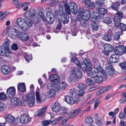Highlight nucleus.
<instances>
[{"label":"nucleus","mask_w":126,"mask_h":126,"mask_svg":"<svg viewBox=\"0 0 126 126\" xmlns=\"http://www.w3.org/2000/svg\"><path fill=\"white\" fill-rule=\"evenodd\" d=\"M71 61L75 64L79 68H81L84 71H86L88 68L91 67V64L88 58H85L81 63H80L79 60L76 57H73Z\"/></svg>","instance_id":"obj_1"},{"label":"nucleus","mask_w":126,"mask_h":126,"mask_svg":"<svg viewBox=\"0 0 126 126\" xmlns=\"http://www.w3.org/2000/svg\"><path fill=\"white\" fill-rule=\"evenodd\" d=\"M71 73L72 75L67 79L69 82L74 81L75 82H78V79H81L83 75L81 71L77 68L72 69Z\"/></svg>","instance_id":"obj_2"},{"label":"nucleus","mask_w":126,"mask_h":126,"mask_svg":"<svg viewBox=\"0 0 126 126\" xmlns=\"http://www.w3.org/2000/svg\"><path fill=\"white\" fill-rule=\"evenodd\" d=\"M64 8L65 12L68 15L71 14V11L73 14H76L78 11L77 5L73 2H69L68 4L66 3H64Z\"/></svg>","instance_id":"obj_3"},{"label":"nucleus","mask_w":126,"mask_h":126,"mask_svg":"<svg viewBox=\"0 0 126 126\" xmlns=\"http://www.w3.org/2000/svg\"><path fill=\"white\" fill-rule=\"evenodd\" d=\"M79 11L80 14L82 15L83 16V20H88L90 18L91 21L93 22L95 21V18L92 16V15H93L94 12L92 13L91 14L90 11L88 10H84L82 8H81L79 9ZM93 16L94 15H92Z\"/></svg>","instance_id":"obj_4"},{"label":"nucleus","mask_w":126,"mask_h":126,"mask_svg":"<svg viewBox=\"0 0 126 126\" xmlns=\"http://www.w3.org/2000/svg\"><path fill=\"white\" fill-rule=\"evenodd\" d=\"M107 10L103 8H99L98 12H94L93 13L94 14L93 15L94 16V18H95V20L96 19H100L102 18V15H104L105 14L107 13ZM92 15V16L93 17V16Z\"/></svg>","instance_id":"obj_5"},{"label":"nucleus","mask_w":126,"mask_h":126,"mask_svg":"<svg viewBox=\"0 0 126 126\" xmlns=\"http://www.w3.org/2000/svg\"><path fill=\"white\" fill-rule=\"evenodd\" d=\"M109 70L108 71L107 76L106 73L103 74V76L105 78L108 77L109 78H115L117 75L118 73L114 71L113 68L111 66L109 67Z\"/></svg>","instance_id":"obj_6"},{"label":"nucleus","mask_w":126,"mask_h":126,"mask_svg":"<svg viewBox=\"0 0 126 126\" xmlns=\"http://www.w3.org/2000/svg\"><path fill=\"white\" fill-rule=\"evenodd\" d=\"M45 20L46 22L49 24H52L54 20L53 14L50 11H48L46 14Z\"/></svg>","instance_id":"obj_7"},{"label":"nucleus","mask_w":126,"mask_h":126,"mask_svg":"<svg viewBox=\"0 0 126 126\" xmlns=\"http://www.w3.org/2000/svg\"><path fill=\"white\" fill-rule=\"evenodd\" d=\"M93 70H92V73L91 74V77L93 78H94V81L96 83H100L102 82L104 80L103 77L101 76H96L95 72H93L92 71Z\"/></svg>","instance_id":"obj_8"},{"label":"nucleus","mask_w":126,"mask_h":126,"mask_svg":"<svg viewBox=\"0 0 126 126\" xmlns=\"http://www.w3.org/2000/svg\"><path fill=\"white\" fill-rule=\"evenodd\" d=\"M125 47L120 45L116 47L114 50L115 53L118 55L121 56L124 54Z\"/></svg>","instance_id":"obj_9"},{"label":"nucleus","mask_w":126,"mask_h":126,"mask_svg":"<svg viewBox=\"0 0 126 126\" xmlns=\"http://www.w3.org/2000/svg\"><path fill=\"white\" fill-rule=\"evenodd\" d=\"M36 100L38 102H42L46 100L47 99L46 96L45 94H42L40 95L39 93L37 91L36 92Z\"/></svg>","instance_id":"obj_10"},{"label":"nucleus","mask_w":126,"mask_h":126,"mask_svg":"<svg viewBox=\"0 0 126 126\" xmlns=\"http://www.w3.org/2000/svg\"><path fill=\"white\" fill-rule=\"evenodd\" d=\"M16 94V90L14 87H11L7 90L6 95L10 98L12 97Z\"/></svg>","instance_id":"obj_11"},{"label":"nucleus","mask_w":126,"mask_h":126,"mask_svg":"<svg viewBox=\"0 0 126 126\" xmlns=\"http://www.w3.org/2000/svg\"><path fill=\"white\" fill-rule=\"evenodd\" d=\"M36 14L35 11L33 10H31L27 12L25 15L28 19H31L32 20L35 17Z\"/></svg>","instance_id":"obj_12"},{"label":"nucleus","mask_w":126,"mask_h":126,"mask_svg":"<svg viewBox=\"0 0 126 126\" xmlns=\"http://www.w3.org/2000/svg\"><path fill=\"white\" fill-rule=\"evenodd\" d=\"M68 14L67 12H63L62 13V21L63 24L68 23L69 21Z\"/></svg>","instance_id":"obj_13"},{"label":"nucleus","mask_w":126,"mask_h":126,"mask_svg":"<svg viewBox=\"0 0 126 126\" xmlns=\"http://www.w3.org/2000/svg\"><path fill=\"white\" fill-rule=\"evenodd\" d=\"M51 106L52 111L56 112H59L61 109L60 105L57 102L52 103Z\"/></svg>","instance_id":"obj_14"},{"label":"nucleus","mask_w":126,"mask_h":126,"mask_svg":"<svg viewBox=\"0 0 126 126\" xmlns=\"http://www.w3.org/2000/svg\"><path fill=\"white\" fill-rule=\"evenodd\" d=\"M84 3L86 6L89 9H92L95 7V3L91 0H85Z\"/></svg>","instance_id":"obj_15"},{"label":"nucleus","mask_w":126,"mask_h":126,"mask_svg":"<svg viewBox=\"0 0 126 126\" xmlns=\"http://www.w3.org/2000/svg\"><path fill=\"white\" fill-rule=\"evenodd\" d=\"M80 108H78L67 113V115H67V116L69 117L70 118H72L75 117L76 115L79 113L80 112Z\"/></svg>","instance_id":"obj_16"},{"label":"nucleus","mask_w":126,"mask_h":126,"mask_svg":"<svg viewBox=\"0 0 126 126\" xmlns=\"http://www.w3.org/2000/svg\"><path fill=\"white\" fill-rule=\"evenodd\" d=\"M113 33L111 31H108L107 33L104 35L103 37L104 39L106 41H110L112 39L111 37L113 36Z\"/></svg>","instance_id":"obj_17"},{"label":"nucleus","mask_w":126,"mask_h":126,"mask_svg":"<svg viewBox=\"0 0 126 126\" xmlns=\"http://www.w3.org/2000/svg\"><path fill=\"white\" fill-rule=\"evenodd\" d=\"M1 70L3 74H7L10 72L11 70L9 66L6 65H4L1 66Z\"/></svg>","instance_id":"obj_18"},{"label":"nucleus","mask_w":126,"mask_h":126,"mask_svg":"<svg viewBox=\"0 0 126 126\" xmlns=\"http://www.w3.org/2000/svg\"><path fill=\"white\" fill-rule=\"evenodd\" d=\"M11 32H16L18 38L21 40V39L23 36V34L24 33V32H20L13 28H12L11 29Z\"/></svg>","instance_id":"obj_19"},{"label":"nucleus","mask_w":126,"mask_h":126,"mask_svg":"<svg viewBox=\"0 0 126 126\" xmlns=\"http://www.w3.org/2000/svg\"><path fill=\"white\" fill-rule=\"evenodd\" d=\"M123 17L122 12L120 11H117V13L115 14V15L113 18V21L120 20V18H122Z\"/></svg>","instance_id":"obj_20"},{"label":"nucleus","mask_w":126,"mask_h":126,"mask_svg":"<svg viewBox=\"0 0 126 126\" xmlns=\"http://www.w3.org/2000/svg\"><path fill=\"white\" fill-rule=\"evenodd\" d=\"M119 60L118 56L116 54L112 55L110 58V61L112 63H117L118 62Z\"/></svg>","instance_id":"obj_21"},{"label":"nucleus","mask_w":126,"mask_h":126,"mask_svg":"<svg viewBox=\"0 0 126 126\" xmlns=\"http://www.w3.org/2000/svg\"><path fill=\"white\" fill-rule=\"evenodd\" d=\"M104 47L105 50L108 52L112 51L114 48L112 46L109 44H106L104 45Z\"/></svg>","instance_id":"obj_22"},{"label":"nucleus","mask_w":126,"mask_h":126,"mask_svg":"<svg viewBox=\"0 0 126 126\" xmlns=\"http://www.w3.org/2000/svg\"><path fill=\"white\" fill-rule=\"evenodd\" d=\"M59 77L55 74H52L50 75L49 77V79L52 82L56 83L58 81Z\"/></svg>","instance_id":"obj_23"},{"label":"nucleus","mask_w":126,"mask_h":126,"mask_svg":"<svg viewBox=\"0 0 126 126\" xmlns=\"http://www.w3.org/2000/svg\"><path fill=\"white\" fill-rule=\"evenodd\" d=\"M4 118L8 122H13L15 120V118L10 114H6L4 116Z\"/></svg>","instance_id":"obj_24"},{"label":"nucleus","mask_w":126,"mask_h":126,"mask_svg":"<svg viewBox=\"0 0 126 126\" xmlns=\"http://www.w3.org/2000/svg\"><path fill=\"white\" fill-rule=\"evenodd\" d=\"M3 45V46L0 47V52L9 50V43L8 42L6 41Z\"/></svg>","instance_id":"obj_25"},{"label":"nucleus","mask_w":126,"mask_h":126,"mask_svg":"<svg viewBox=\"0 0 126 126\" xmlns=\"http://www.w3.org/2000/svg\"><path fill=\"white\" fill-rule=\"evenodd\" d=\"M47 109V106L43 107L41 109L38 111L37 115L39 116H41L45 113L46 109Z\"/></svg>","instance_id":"obj_26"},{"label":"nucleus","mask_w":126,"mask_h":126,"mask_svg":"<svg viewBox=\"0 0 126 126\" xmlns=\"http://www.w3.org/2000/svg\"><path fill=\"white\" fill-rule=\"evenodd\" d=\"M35 100V96L34 95H32L31 98L30 99L29 101L28 102L29 106L30 107L33 106L34 105Z\"/></svg>","instance_id":"obj_27"},{"label":"nucleus","mask_w":126,"mask_h":126,"mask_svg":"<svg viewBox=\"0 0 126 126\" xmlns=\"http://www.w3.org/2000/svg\"><path fill=\"white\" fill-rule=\"evenodd\" d=\"M16 22L17 25L20 28L26 21L23 19L22 18H19L17 19Z\"/></svg>","instance_id":"obj_28"},{"label":"nucleus","mask_w":126,"mask_h":126,"mask_svg":"<svg viewBox=\"0 0 126 126\" xmlns=\"http://www.w3.org/2000/svg\"><path fill=\"white\" fill-rule=\"evenodd\" d=\"M65 99L67 102L71 104H72L74 103V99L71 96H65Z\"/></svg>","instance_id":"obj_29"},{"label":"nucleus","mask_w":126,"mask_h":126,"mask_svg":"<svg viewBox=\"0 0 126 126\" xmlns=\"http://www.w3.org/2000/svg\"><path fill=\"white\" fill-rule=\"evenodd\" d=\"M18 90L22 92H25L26 91V89L24 83H22L19 84L17 85Z\"/></svg>","instance_id":"obj_30"},{"label":"nucleus","mask_w":126,"mask_h":126,"mask_svg":"<svg viewBox=\"0 0 126 126\" xmlns=\"http://www.w3.org/2000/svg\"><path fill=\"white\" fill-rule=\"evenodd\" d=\"M48 96L50 98H54L56 95V92L53 89L50 90L48 92Z\"/></svg>","instance_id":"obj_31"},{"label":"nucleus","mask_w":126,"mask_h":126,"mask_svg":"<svg viewBox=\"0 0 126 126\" xmlns=\"http://www.w3.org/2000/svg\"><path fill=\"white\" fill-rule=\"evenodd\" d=\"M57 83H52L48 84L47 85V89H54L57 90Z\"/></svg>","instance_id":"obj_32"},{"label":"nucleus","mask_w":126,"mask_h":126,"mask_svg":"<svg viewBox=\"0 0 126 126\" xmlns=\"http://www.w3.org/2000/svg\"><path fill=\"white\" fill-rule=\"evenodd\" d=\"M120 4V3L119 2H116L115 3H113L112 4L111 7L113 10L117 11L118 10Z\"/></svg>","instance_id":"obj_33"},{"label":"nucleus","mask_w":126,"mask_h":126,"mask_svg":"<svg viewBox=\"0 0 126 126\" xmlns=\"http://www.w3.org/2000/svg\"><path fill=\"white\" fill-rule=\"evenodd\" d=\"M119 65L122 69V71L124 73H126V63L122 62L119 64Z\"/></svg>","instance_id":"obj_34"},{"label":"nucleus","mask_w":126,"mask_h":126,"mask_svg":"<svg viewBox=\"0 0 126 126\" xmlns=\"http://www.w3.org/2000/svg\"><path fill=\"white\" fill-rule=\"evenodd\" d=\"M112 20L111 18L109 17H105L103 19V22L107 24H109L111 23Z\"/></svg>","instance_id":"obj_35"},{"label":"nucleus","mask_w":126,"mask_h":126,"mask_svg":"<svg viewBox=\"0 0 126 126\" xmlns=\"http://www.w3.org/2000/svg\"><path fill=\"white\" fill-rule=\"evenodd\" d=\"M69 93L71 96L72 97H75L77 96V91L74 89H71Z\"/></svg>","instance_id":"obj_36"},{"label":"nucleus","mask_w":126,"mask_h":126,"mask_svg":"<svg viewBox=\"0 0 126 126\" xmlns=\"http://www.w3.org/2000/svg\"><path fill=\"white\" fill-rule=\"evenodd\" d=\"M66 87V83L63 82H62L61 83H60L59 84V86L57 85V89H59L60 88L62 90L64 89Z\"/></svg>","instance_id":"obj_37"},{"label":"nucleus","mask_w":126,"mask_h":126,"mask_svg":"<svg viewBox=\"0 0 126 126\" xmlns=\"http://www.w3.org/2000/svg\"><path fill=\"white\" fill-rule=\"evenodd\" d=\"M118 109L116 108L114 110L113 112H110L109 113V115L110 116H112V118H113L118 112Z\"/></svg>","instance_id":"obj_38"},{"label":"nucleus","mask_w":126,"mask_h":126,"mask_svg":"<svg viewBox=\"0 0 126 126\" xmlns=\"http://www.w3.org/2000/svg\"><path fill=\"white\" fill-rule=\"evenodd\" d=\"M11 52L10 50L0 52V54L2 56L7 57L8 56V54L10 53Z\"/></svg>","instance_id":"obj_39"},{"label":"nucleus","mask_w":126,"mask_h":126,"mask_svg":"<svg viewBox=\"0 0 126 126\" xmlns=\"http://www.w3.org/2000/svg\"><path fill=\"white\" fill-rule=\"evenodd\" d=\"M121 96L122 98L120 100V103L122 104L126 102V92L122 94Z\"/></svg>","instance_id":"obj_40"},{"label":"nucleus","mask_w":126,"mask_h":126,"mask_svg":"<svg viewBox=\"0 0 126 126\" xmlns=\"http://www.w3.org/2000/svg\"><path fill=\"white\" fill-rule=\"evenodd\" d=\"M63 117H59L53 120L52 121V123L53 125H55L59 121H60L63 119Z\"/></svg>","instance_id":"obj_41"},{"label":"nucleus","mask_w":126,"mask_h":126,"mask_svg":"<svg viewBox=\"0 0 126 126\" xmlns=\"http://www.w3.org/2000/svg\"><path fill=\"white\" fill-rule=\"evenodd\" d=\"M43 10H39L38 12V16L40 17L44 21H45V16L44 15V13L43 12Z\"/></svg>","instance_id":"obj_42"},{"label":"nucleus","mask_w":126,"mask_h":126,"mask_svg":"<svg viewBox=\"0 0 126 126\" xmlns=\"http://www.w3.org/2000/svg\"><path fill=\"white\" fill-rule=\"evenodd\" d=\"M6 105L2 102L0 101V112H3L5 109Z\"/></svg>","instance_id":"obj_43"},{"label":"nucleus","mask_w":126,"mask_h":126,"mask_svg":"<svg viewBox=\"0 0 126 126\" xmlns=\"http://www.w3.org/2000/svg\"><path fill=\"white\" fill-rule=\"evenodd\" d=\"M32 95L31 94H26L23 96L22 98L24 101H29L31 98Z\"/></svg>","instance_id":"obj_44"},{"label":"nucleus","mask_w":126,"mask_h":126,"mask_svg":"<svg viewBox=\"0 0 126 126\" xmlns=\"http://www.w3.org/2000/svg\"><path fill=\"white\" fill-rule=\"evenodd\" d=\"M29 39V37L28 34L25 33L23 34V36L21 39V41L23 42H26Z\"/></svg>","instance_id":"obj_45"},{"label":"nucleus","mask_w":126,"mask_h":126,"mask_svg":"<svg viewBox=\"0 0 126 126\" xmlns=\"http://www.w3.org/2000/svg\"><path fill=\"white\" fill-rule=\"evenodd\" d=\"M86 82L87 84L89 86H93L94 84V81L90 79H87Z\"/></svg>","instance_id":"obj_46"},{"label":"nucleus","mask_w":126,"mask_h":126,"mask_svg":"<svg viewBox=\"0 0 126 126\" xmlns=\"http://www.w3.org/2000/svg\"><path fill=\"white\" fill-rule=\"evenodd\" d=\"M85 121L88 124H92L94 122L93 118L90 116L85 118Z\"/></svg>","instance_id":"obj_47"},{"label":"nucleus","mask_w":126,"mask_h":126,"mask_svg":"<svg viewBox=\"0 0 126 126\" xmlns=\"http://www.w3.org/2000/svg\"><path fill=\"white\" fill-rule=\"evenodd\" d=\"M22 30L24 31H27L29 29V27L27 24L26 22H25L24 24L20 28Z\"/></svg>","instance_id":"obj_48"},{"label":"nucleus","mask_w":126,"mask_h":126,"mask_svg":"<svg viewBox=\"0 0 126 126\" xmlns=\"http://www.w3.org/2000/svg\"><path fill=\"white\" fill-rule=\"evenodd\" d=\"M86 86L85 84L83 83H80L78 86V87L80 90H83L86 89Z\"/></svg>","instance_id":"obj_49"},{"label":"nucleus","mask_w":126,"mask_h":126,"mask_svg":"<svg viewBox=\"0 0 126 126\" xmlns=\"http://www.w3.org/2000/svg\"><path fill=\"white\" fill-rule=\"evenodd\" d=\"M119 27L122 31H126V25L125 24L122 23L119 25Z\"/></svg>","instance_id":"obj_50"},{"label":"nucleus","mask_w":126,"mask_h":126,"mask_svg":"<svg viewBox=\"0 0 126 126\" xmlns=\"http://www.w3.org/2000/svg\"><path fill=\"white\" fill-rule=\"evenodd\" d=\"M96 67V68H95V69L97 70L98 72H100L104 74L103 72L104 71L103 69L100 65L97 66Z\"/></svg>","instance_id":"obj_51"},{"label":"nucleus","mask_w":126,"mask_h":126,"mask_svg":"<svg viewBox=\"0 0 126 126\" xmlns=\"http://www.w3.org/2000/svg\"><path fill=\"white\" fill-rule=\"evenodd\" d=\"M7 97L4 92H2L0 93V100H4Z\"/></svg>","instance_id":"obj_52"},{"label":"nucleus","mask_w":126,"mask_h":126,"mask_svg":"<svg viewBox=\"0 0 126 126\" xmlns=\"http://www.w3.org/2000/svg\"><path fill=\"white\" fill-rule=\"evenodd\" d=\"M68 110V109L65 108H62V110H61V114L62 115L65 114L67 115L68 113L67 111Z\"/></svg>","instance_id":"obj_53"},{"label":"nucleus","mask_w":126,"mask_h":126,"mask_svg":"<svg viewBox=\"0 0 126 126\" xmlns=\"http://www.w3.org/2000/svg\"><path fill=\"white\" fill-rule=\"evenodd\" d=\"M31 20H33L35 24H38L40 22V19L38 17H36L33 18V19Z\"/></svg>","instance_id":"obj_54"},{"label":"nucleus","mask_w":126,"mask_h":126,"mask_svg":"<svg viewBox=\"0 0 126 126\" xmlns=\"http://www.w3.org/2000/svg\"><path fill=\"white\" fill-rule=\"evenodd\" d=\"M92 28L93 30L96 31L98 29V26L95 23H94L92 24Z\"/></svg>","instance_id":"obj_55"},{"label":"nucleus","mask_w":126,"mask_h":126,"mask_svg":"<svg viewBox=\"0 0 126 126\" xmlns=\"http://www.w3.org/2000/svg\"><path fill=\"white\" fill-rule=\"evenodd\" d=\"M94 65L95 67V68L100 65L99 62L98 60L96 59H94L93 61Z\"/></svg>","instance_id":"obj_56"},{"label":"nucleus","mask_w":126,"mask_h":126,"mask_svg":"<svg viewBox=\"0 0 126 126\" xmlns=\"http://www.w3.org/2000/svg\"><path fill=\"white\" fill-rule=\"evenodd\" d=\"M29 119L28 116L27 117H25V119H23V120H21L20 122L22 124H27L29 122Z\"/></svg>","instance_id":"obj_57"},{"label":"nucleus","mask_w":126,"mask_h":126,"mask_svg":"<svg viewBox=\"0 0 126 126\" xmlns=\"http://www.w3.org/2000/svg\"><path fill=\"white\" fill-rule=\"evenodd\" d=\"M120 34H118V33H115L114 35V39L116 41H118L120 38Z\"/></svg>","instance_id":"obj_58"},{"label":"nucleus","mask_w":126,"mask_h":126,"mask_svg":"<svg viewBox=\"0 0 126 126\" xmlns=\"http://www.w3.org/2000/svg\"><path fill=\"white\" fill-rule=\"evenodd\" d=\"M52 123V121L51 120L50 121H45L43 122L42 124V125L43 126H47L48 125Z\"/></svg>","instance_id":"obj_59"},{"label":"nucleus","mask_w":126,"mask_h":126,"mask_svg":"<svg viewBox=\"0 0 126 126\" xmlns=\"http://www.w3.org/2000/svg\"><path fill=\"white\" fill-rule=\"evenodd\" d=\"M113 22L115 26L117 28L119 27V25L122 23L120 22V20L113 21Z\"/></svg>","instance_id":"obj_60"},{"label":"nucleus","mask_w":126,"mask_h":126,"mask_svg":"<svg viewBox=\"0 0 126 126\" xmlns=\"http://www.w3.org/2000/svg\"><path fill=\"white\" fill-rule=\"evenodd\" d=\"M82 20L80 23V25L81 26H83L84 27H85L87 25L88 23L86 21V20Z\"/></svg>","instance_id":"obj_61"},{"label":"nucleus","mask_w":126,"mask_h":126,"mask_svg":"<svg viewBox=\"0 0 126 126\" xmlns=\"http://www.w3.org/2000/svg\"><path fill=\"white\" fill-rule=\"evenodd\" d=\"M31 19H28L26 23H27L28 27H31L33 24V22L31 20Z\"/></svg>","instance_id":"obj_62"},{"label":"nucleus","mask_w":126,"mask_h":126,"mask_svg":"<svg viewBox=\"0 0 126 126\" xmlns=\"http://www.w3.org/2000/svg\"><path fill=\"white\" fill-rule=\"evenodd\" d=\"M96 101L95 102L94 104V108H97L100 102V100L99 99H96Z\"/></svg>","instance_id":"obj_63"},{"label":"nucleus","mask_w":126,"mask_h":126,"mask_svg":"<svg viewBox=\"0 0 126 126\" xmlns=\"http://www.w3.org/2000/svg\"><path fill=\"white\" fill-rule=\"evenodd\" d=\"M58 12L57 10H55L54 12V14L55 15V17L56 19H59L60 18V15L58 13Z\"/></svg>","instance_id":"obj_64"}]
</instances>
